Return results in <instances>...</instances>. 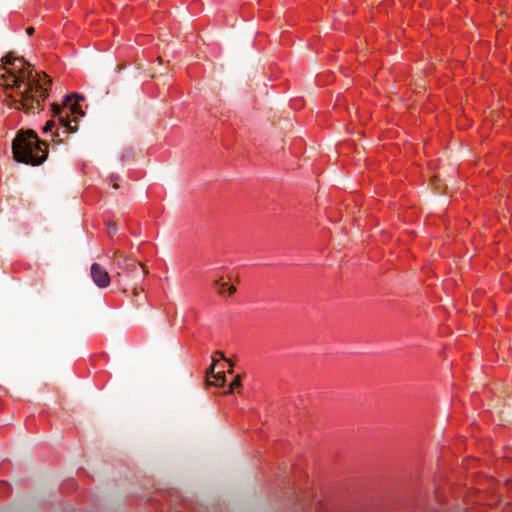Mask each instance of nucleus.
I'll return each instance as SVG.
<instances>
[{
    "label": "nucleus",
    "mask_w": 512,
    "mask_h": 512,
    "mask_svg": "<svg viewBox=\"0 0 512 512\" xmlns=\"http://www.w3.org/2000/svg\"><path fill=\"white\" fill-rule=\"evenodd\" d=\"M26 33L29 35V36H32L34 33H35V29L34 27L32 26H29L26 28Z\"/></svg>",
    "instance_id": "nucleus-15"
},
{
    "label": "nucleus",
    "mask_w": 512,
    "mask_h": 512,
    "mask_svg": "<svg viewBox=\"0 0 512 512\" xmlns=\"http://www.w3.org/2000/svg\"><path fill=\"white\" fill-rule=\"evenodd\" d=\"M216 356H218L220 359H224V360H226V361L228 362L229 366H230L231 368L233 367V363H232V361H231L230 359H229V360H227V359L225 358L224 353H223L222 351H215V352H214V355H213L212 357H214L215 359H217V358H216Z\"/></svg>",
    "instance_id": "nucleus-14"
},
{
    "label": "nucleus",
    "mask_w": 512,
    "mask_h": 512,
    "mask_svg": "<svg viewBox=\"0 0 512 512\" xmlns=\"http://www.w3.org/2000/svg\"><path fill=\"white\" fill-rule=\"evenodd\" d=\"M0 69L6 71L1 75L6 95L3 104L26 114L44 110L45 100L52 87L49 75L36 72L33 65L24 57L15 56L13 51L2 57Z\"/></svg>",
    "instance_id": "nucleus-1"
},
{
    "label": "nucleus",
    "mask_w": 512,
    "mask_h": 512,
    "mask_svg": "<svg viewBox=\"0 0 512 512\" xmlns=\"http://www.w3.org/2000/svg\"><path fill=\"white\" fill-rule=\"evenodd\" d=\"M11 492L10 485L5 481H0V496H8Z\"/></svg>",
    "instance_id": "nucleus-11"
},
{
    "label": "nucleus",
    "mask_w": 512,
    "mask_h": 512,
    "mask_svg": "<svg viewBox=\"0 0 512 512\" xmlns=\"http://www.w3.org/2000/svg\"><path fill=\"white\" fill-rule=\"evenodd\" d=\"M48 143L41 140L33 129H20L12 141L13 159L18 163L39 166L48 157Z\"/></svg>",
    "instance_id": "nucleus-2"
},
{
    "label": "nucleus",
    "mask_w": 512,
    "mask_h": 512,
    "mask_svg": "<svg viewBox=\"0 0 512 512\" xmlns=\"http://www.w3.org/2000/svg\"><path fill=\"white\" fill-rule=\"evenodd\" d=\"M64 140H65V138H61V135L58 130L55 131L54 133H52V141L54 143L60 144V143H63Z\"/></svg>",
    "instance_id": "nucleus-13"
},
{
    "label": "nucleus",
    "mask_w": 512,
    "mask_h": 512,
    "mask_svg": "<svg viewBox=\"0 0 512 512\" xmlns=\"http://www.w3.org/2000/svg\"><path fill=\"white\" fill-rule=\"evenodd\" d=\"M242 386V376L240 374H237L234 379L232 380V382L230 383L229 385V389L227 392H225V394H232L234 393L235 391L237 393H239V388H241Z\"/></svg>",
    "instance_id": "nucleus-10"
},
{
    "label": "nucleus",
    "mask_w": 512,
    "mask_h": 512,
    "mask_svg": "<svg viewBox=\"0 0 512 512\" xmlns=\"http://www.w3.org/2000/svg\"><path fill=\"white\" fill-rule=\"evenodd\" d=\"M78 97L77 93H71L66 95L62 104L52 103L51 104V116L52 118H57L60 115H63L67 112L68 103H70L73 98Z\"/></svg>",
    "instance_id": "nucleus-7"
},
{
    "label": "nucleus",
    "mask_w": 512,
    "mask_h": 512,
    "mask_svg": "<svg viewBox=\"0 0 512 512\" xmlns=\"http://www.w3.org/2000/svg\"><path fill=\"white\" fill-rule=\"evenodd\" d=\"M132 294H133V296H137L139 294L136 286L133 287Z\"/></svg>",
    "instance_id": "nucleus-17"
},
{
    "label": "nucleus",
    "mask_w": 512,
    "mask_h": 512,
    "mask_svg": "<svg viewBox=\"0 0 512 512\" xmlns=\"http://www.w3.org/2000/svg\"><path fill=\"white\" fill-rule=\"evenodd\" d=\"M118 187H119V185L115 182V183L113 184V188L117 189Z\"/></svg>",
    "instance_id": "nucleus-18"
},
{
    "label": "nucleus",
    "mask_w": 512,
    "mask_h": 512,
    "mask_svg": "<svg viewBox=\"0 0 512 512\" xmlns=\"http://www.w3.org/2000/svg\"><path fill=\"white\" fill-rule=\"evenodd\" d=\"M223 278L215 281L216 289L219 295H224L225 292H228V295H233L236 292V287L233 285H228L227 282H221Z\"/></svg>",
    "instance_id": "nucleus-9"
},
{
    "label": "nucleus",
    "mask_w": 512,
    "mask_h": 512,
    "mask_svg": "<svg viewBox=\"0 0 512 512\" xmlns=\"http://www.w3.org/2000/svg\"><path fill=\"white\" fill-rule=\"evenodd\" d=\"M113 265L117 267L115 279L118 284L126 285L125 278L130 277V275L136 274V280H143L148 274V269L144 264L124 256L119 249L113 252Z\"/></svg>",
    "instance_id": "nucleus-3"
},
{
    "label": "nucleus",
    "mask_w": 512,
    "mask_h": 512,
    "mask_svg": "<svg viewBox=\"0 0 512 512\" xmlns=\"http://www.w3.org/2000/svg\"><path fill=\"white\" fill-rule=\"evenodd\" d=\"M83 100L84 97L78 95V97L73 98V100L70 103H68L67 112L70 114L71 117L77 116L79 118L85 115V112L79 103Z\"/></svg>",
    "instance_id": "nucleus-8"
},
{
    "label": "nucleus",
    "mask_w": 512,
    "mask_h": 512,
    "mask_svg": "<svg viewBox=\"0 0 512 512\" xmlns=\"http://www.w3.org/2000/svg\"><path fill=\"white\" fill-rule=\"evenodd\" d=\"M91 276L94 283L100 288H105L110 284L111 278L109 273L98 263H94L91 266Z\"/></svg>",
    "instance_id": "nucleus-5"
},
{
    "label": "nucleus",
    "mask_w": 512,
    "mask_h": 512,
    "mask_svg": "<svg viewBox=\"0 0 512 512\" xmlns=\"http://www.w3.org/2000/svg\"><path fill=\"white\" fill-rule=\"evenodd\" d=\"M58 123L60 126L64 128L63 133L66 134V137L69 134L75 133L78 131V117H71L68 112L63 115L57 117Z\"/></svg>",
    "instance_id": "nucleus-6"
},
{
    "label": "nucleus",
    "mask_w": 512,
    "mask_h": 512,
    "mask_svg": "<svg viewBox=\"0 0 512 512\" xmlns=\"http://www.w3.org/2000/svg\"><path fill=\"white\" fill-rule=\"evenodd\" d=\"M125 67H126L125 63H119V64H117V66H116V71H117V72H120V71H122Z\"/></svg>",
    "instance_id": "nucleus-16"
},
{
    "label": "nucleus",
    "mask_w": 512,
    "mask_h": 512,
    "mask_svg": "<svg viewBox=\"0 0 512 512\" xmlns=\"http://www.w3.org/2000/svg\"><path fill=\"white\" fill-rule=\"evenodd\" d=\"M218 359L212 357V364L209 369L206 371L205 382L207 386H215V387H223L226 382L225 373L224 372H214L215 365Z\"/></svg>",
    "instance_id": "nucleus-4"
},
{
    "label": "nucleus",
    "mask_w": 512,
    "mask_h": 512,
    "mask_svg": "<svg viewBox=\"0 0 512 512\" xmlns=\"http://www.w3.org/2000/svg\"><path fill=\"white\" fill-rule=\"evenodd\" d=\"M55 126H56V122H55L54 118H52L46 122L42 131H43V133L51 132Z\"/></svg>",
    "instance_id": "nucleus-12"
}]
</instances>
